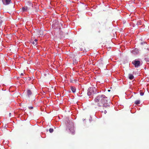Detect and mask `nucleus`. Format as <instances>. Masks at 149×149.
<instances>
[{
  "label": "nucleus",
  "instance_id": "obj_1",
  "mask_svg": "<svg viewBox=\"0 0 149 149\" xmlns=\"http://www.w3.org/2000/svg\"><path fill=\"white\" fill-rule=\"evenodd\" d=\"M94 101L95 104L98 106H103L106 107L109 106V102H108L107 97L104 95L97 96L95 98Z\"/></svg>",
  "mask_w": 149,
  "mask_h": 149
},
{
  "label": "nucleus",
  "instance_id": "obj_2",
  "mask_svg": "<svg viewBox=\"0 0 149 149\" xmlns=\"http://www.w3.org/2000/svg\"><path fill=\"white\" fill-rule=\"evenodd\" d=\"M96 91V90L95 87H90L88 89L87 94L88 96L91 95L95 94Z\"/></svg>",
  "mask_w": 149,
  "mask_h": 149
},
{
  "label": "nucleus",
  "instance_id": "obj_3",
  "mask_svg": "<svg viewBox=\"0 0 149 149\" xmlns=\"http://www.w3.org/2000/svg\"><path fill=\"white\" fill-rule=\"evenodd\" d=\"M67 125L69 130L71 132L72 134H73L74 132V131L73 130L74 124L73 123L71 122L70 121L69 124H67Z\"/></svg>",
  "mask_w": 149,
  "mask_h": 149
},
{
  "label": "nucleus",
  "instance_id": "obj_4",
  "mask_svg": "<svg viewBox=\"0 0 149 149\" xmlns=\"http://www.w3.org/2000/svg\"><path fill=\"white\" fill-rule=\"evenodd\" d=\"M132 63L135 65L136 67H138L140 65V61L136 60L132 61Z\"/></svg>",
  "mask_w": 149,
  "mask_h": 149
},
{
  "label": "nucleus",
  "instance_id": "obj_5",
  "mask_svg": "<svg viewBox=\"0 0 149 149\" xmlns=\"http://www.w3.org/2000/svg\"><path fill=\"white\" fill-rule=\"evenodd\" d=\"M3 4L5 5L9 4L11 1V0H2Z\"/></svg>",
  "mask_w": 149,
  "mask_h": 149
},
{
  "label": "nucleus",
  "instance_id": "obj_6",
  "mask_svg": "<svg viewBox=\"0 0 149 149\" xmlns=\"http://www.w3.org/2000/svg\"><path fill=\"white\" fill-rule=\"evenodd\" d=\"M132 52L133 54H136L139 53V51L138 49L135 48L132 51Z\"/></svg>",
  "mask_w": 149,
  "mask_h": 149
},
{
  "label": "nucleus",
  "instance_id": "obj_7",
  "mask_svg": "<svg viewBox=\"0 0 149 149\" xmlns=\"http://www.w3.org/2000/svg\"><path fill=\"white\" fill-rule=\"evenodd\" d=\"M70 88L73 93H74L75 92L76 89L75 87H73V86H71Z\"/></svg>",
  "mask_w": 149,
  "mask_h": 149
},
{
  "label": "nucleus",
  "instance_id": "obj_8",
  "mask_svg": "<svg viewBox=\"0 0 149 149\" xmlns=\"http://www.w3.org/2000/svg\"><path fill=\"white\" fill-rule=\"evenodd\" d=\"M27 94L29 97V95H31V94H32L30 90H27Z\"/></svg>",
  "mask_w": 149,
  "mask_h": 149
},
{
  "label": "nucleus",
  "instance_id": "obj_9",
  "mask_svg": "<svg viewBox=\"0 0 149 149\" xmlns=\"http://www.w3.org/2000/svg\"><path fill=\"white\" fill-rule=\"evenodd\" d=\"M129 79L131 80L134 77V76L132 74H129Z\"/></svg>",
  "mask_w": 149,
  "mask_h": 149
},
{
  "label": "nucleus",
  "instance_id": "obj_10",
  "mask_svg": "<svg viewBox=\"0 0 149 149\" xmlns=\"http://www.w3.org/2000/svg\"><path fill=\"white\" fill-rule=\"evenodd\" d=\"M145 60L147 62H149V57L147 56H146L145 58Z\"/></svg>",
  "mask_w": 149,
  "mask_h": 149
},
{
  "label": "nucleus",
  "instance_id": "obj_11",
  "mask_svg": "<svg viewBox=\"0 0 149 149\" xmlns=\"http://www.w3.org/2000/svg\"><path fill=\"white\" fill-rule=\"evenodd\" d=\"M28 9V8L27 7H23L22 8V10L23 12H24L25 11H26Z\"/></svg>",
  "mask_w": 149,
  "mask_h": 149
},
{
  "label": "nucleus",
  "instance_id": "obj_12",
  "mask_svg": "<svg viewBox=\"0 0 149 149\" xmlns=\"http://www.w3.org/2000/svg\"><path fill=\"white\" fill-rule=\"evenodd\" d=\"M37 40L36 39H35L34 40V41H33L32 42V44L34 45H36L37 44Z\"/></svg>",
  "mask_w": 149,
  "mask_h": 149
},
{
  "label": "nucleus",
  "instance_id": "obj_13",
  "mask_svg": "<svg viewBox=\"0 0 149 149\" xmlns=\"http://www.w3.org/2000/svg\"><path fill=\"white\" fill-rule=\"evenodd\" d=\"M140 100H137L135 101V103L136 104H138L140 103Z\"/></svg>",
  "mask_w": 149,
  "mask_h": 149
},
{
  "label": "nucleus",
  "instance_id": "obj_14",
  "mask_svg": "<svg viewBox=\"0 0 149 149\" xmlns=\"http://www.w3.org/2000/svg\"><path fill=\"white\" fill-rule=\"evenodd\" d=\"M53 129L52 128H50L49 129V131L51 133H52L53 132Z\"/></svg>",
  "mask_w": 149,
  "mask_h": 149
},
{
  "label": "nucleus",
  "instance_id": "obj_15",
  "mask_svg": "<svg viewBox=\"0 0 149 149\" xmlns=\"http://www.w3.org/2000/svg\"><path fill=\"white\" fill-rule=\"evenodd\" d=\"M140 94L141 95L143 96L144 95V93H140Z\"/></svg>",
  "mask_w": 149,
  "mask_h": 149
},
{
  "label": "nucleus",
  "instance_id": "obj_16",
  "mask_svg": "<svg viewBox=\"0 0 149 149\" xmlns=\"http://www.w3.org/2000/svg\"><path fill=\"white\" fill-rule=\"evenodd\" d=\"M104 114H106L107 113V111L106 110H104Z\"/></svg>",
  "mask_w": 149,
  "mask_h": 149
},
{
  "label": "nucleus",
  "instance_id": "obj_17",
  "mask_svg": "<svg viewBox=\"0 0 149 149\" xmlns=\"http://www.w3.org/2000/svg\"><path fill=\"white\" fill-rule=\"evenodd\" d=\"M33 107H29V109H33Z\"/></svg>",
  "mask_w": 149,
  "mask_h": 149
},
{
  "label": "nucleus",
  "instance_id": "obj_18",
  "mask_svg": "<svg viewBox=\"0 0 149 149\" xmlns=\"http://www.w3.org/2000/svg\"><path fill=\"white\" fill-rule=\"evenodd\" d=\"M21 75H22V76L23 75V73H21Z\"/></svg>",
  "mask_w": 149,
  "mask_h": 149
},
{
  "label": "nucleus",
  "instance_id": "obj_19",
  "mask_svg": "<svg viewBox=\"0 0 149 149\" xmlns=\"http://www.w3.org/2000/svg\"><path fill=\"white\" fill-rule=\"evenodd\" d=\"M9 116L10 117H11V113H10L9 114Z\"/></svg>",
  "mask_w": 149,
  "mask_h": 149
},
{
  "label": "nucleus",
  "instance_id": "obj_20",
  "mask_svg": "<svg viewBox=\"0 0 149 149\" xmlns=\"http://www.w3.org/2000/svg\"><path fill=\"white\" fill-rule=\"evenodd\" d=\"M108 91H109V92H110V90H108Z\"/></svg>",
  "mask_w": 149,
  "mask_h": 149
},
{
  "label": "nucleus",
  "instance_id": "obj_21",
  "mask_svg": "<svg viewBox=\"0 0 149 149\" xmlns=\"http://www.w3.org/2000/svg\"><path fill=\"white\" fill-rule=\"evenodd\" d=\"M1 24V23L0 22V24Z\"/></svg>",
  "mask_w": 149,
  "mask_h": 149
}]
</instances>
